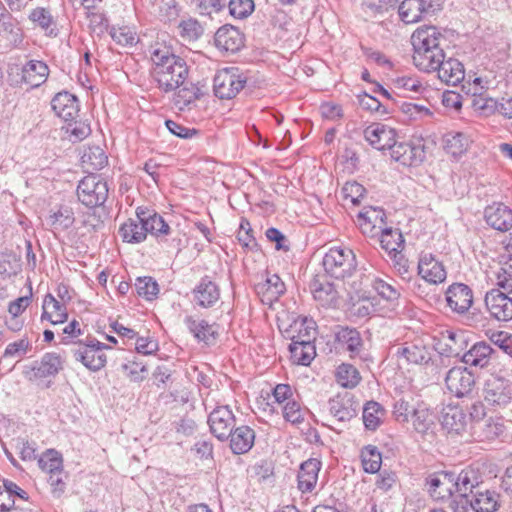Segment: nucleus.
<instances>
[{
    "label": "nucleus",
    "mask_w": 512,
    "mask_h": 512,
    "mask_svg": "<svg viewBox=\"0 0 512 512\" xmlns=\"http://www.w3.org/2000/svg\"><path fill=\"white\" fill-rule=\"evenodd\" d=\"M208 425L218 440L226 441L236 425V418L229 406H217L208 416Z\"/></svg>",
    "instance_id": "1a4fd4ad"
},
{
    "label": "nucleus",
    "mask_w": 512,
    "mask_h": 512,
    "mask_svg": "<svg viewBox=\"0 0 512 512\" xmlns=\"http://www.w3.org/2000/svg\"><path fill=\"white\" fill-rule=\"evenodd\" d=\"M141 208L136 211V218H130L123 223L119 229V234L124 242L140 243L146 239L147 227L144 226L142 215H140Z\"/></svg>",
    "instance_id": "bb28decb"
},
{
    "label": "nucleus",
    "mask_w": 512,
    "mask_h": 512,
    "mask_svg": "<svg viewBox=\"0 0 512 512\" xmlns=\"http://www.w3.org/2000/svg\"><path fill=\"white\" fill-rule=\"evenodd\" d=\"M110 34L121 45H132L136 42V34L129 27L113 28Z\"/></svg>",
    "instance_id": "69168bd1"
},
{
    "label": "nucleus",
    "mask_w": 512,
    "mask_h": 512,
    "mask_svg": "<svg viewBox=\"0 0 512 512\" xmlns=\"http://www.w3.org/2000/svg\"><path fill=\"white\" fill-rule=\"evenodd\" d=\"M247 77L237 67L219 70L213 81L215 96L220 99L234 98L245 86Z\"/></svg>",
    "instance_id": "423d86ee"
},
{
    "label": "nucleus",
    "mask_w": 512,
    "mask_h": 512,
    "mask_svg": "<svg viewBox=\"0 0 512 512\" xmlns=\"http://www.w3.org/2000/svg\"><path fill=\"white\" fill-rule=\"evenodd\" d=\"M21 271L20 259L12 253L0 255V278L5 280Z\"/></svg>",
    "instance_id": "49530a36"
},
{
    "label": "nucleus",
    "mask_w": 512,
    "mask_h": 512,
    "mask_svg": "<svg viewBox=\"0 0 512 512\" xmlns=\"http://www.w3.org/2000/svg\"><path fill=\"white\" fill-rule=\"evenodd\" d=\"M464 342L462 335L446 331V334H442V338L437 343L436 349L441 355L447 357H458L463 350L462 345Z\"/></svg>",
    "instance_id": "473e14b6"
},
{
    "label": "nucleus",
    "mask_w": 512,
    "mask_h": 512,
    "mask_svg": "<svg viewBox=\"0 0 512 512\" xmlns=\"http://www.w3.org/2000/svg\"><path fill=\"white\" fill-rule=\"evenodd\" d=\"M214 42L220 50L235 53L243 47L244 37L236 27L224 25L215 33Z\"/></svg>",
    "instance_id": "412c9836"
},
{
    "label": "nucleus",
    "mask_w": 512,
    "mask_h": 512,
    "mask_svg": "<svg viewBox=\"0 0 512 512\" xmlns=\"http://www.w3.org/2000/svg\"><path fill=\"white\" fill-rule=\"evenodd\" d=\"M228 439L230 440V449L234 454H245L250 451L254 445L255 432L251 427L241 425L236 428L234 427Z\"/></svg>",
    "instance_id": "b1692460"
},
{
    "label": "nucleus",
    "mask_w": 512,
    "mask_h": 512,
    "mask_svg": "<svg viewBox=\"0 0 512 512\" xmlns=\"http://www.w3.org/2000/svg\"><path fill=\"white\" fill-rule=\"evenodd\" d=\"M285 284L281 278L267 273L265 280L255 285V291L262 303L271 306L285 292Z\"/></svg>",
    "instance_id": "a211bd4d"
},
{
    "label": "nucleus",
    "mask_w": 512,
    "mask_h": 512,
    "mask_svg": "<svg viewBox=\"0 0 512 512\" xmlns=\"http://www.w3.org/2000/svg\"><path fill=\"white\" fill-rule=\"evenodd\" d=\"M440 422L442 428L450 435H462L468 426V418L463 408L452 404L443 407Z\"/></svg>",
    "instance_id": "4468645a"
},
{
    "label": "nucleus",
    "mask_w": 512,
    "mask_h": 512,
    "mask_svg": "<svg viewBox=\"0 0 512 512\" xmlns=\"http://www.w3.org/2000/svg\"><path fill=\"white\" fill-rule=\"evenodd\" d=\"M445 149L453 156L462 155L468 147V139L463 133H450L445 136Z\"/></svg>",
    "instance_id": "de8ad7c7"
},
{
    "label": "nucleus",
    "mask_w": 512,
    "mask_h": 512,
    "mask_svg": "<svg viewBox=\"0 0 512 512\" xmlns=\"http://www.w3.org/2000/svg\"><path fill=\"white\" fill-rule=\"evenodd\" d=\"M362 465L367 473H377L380 470L382 457L374 446H367L361 454Z\"/></svg>",
    "instance_id": "8fccbe9b"
},
{
    "label": "nucleus",
    "mask_w": 512,
    "mask_h": 512,
    "mask_svg": "<svg viewBox=\"0 0 512 512\" xmlns=\"http://www.w3.org/2000/svg\"><path fill=\"white\" fill-rule=\"evenodd\" d=\"M338 384L345 388H353L360 381V375L357 369L350 364H341L336 371Z\"/></svg>",
    "instance_id": "79ce46f5"
},
{
    "label": "nucleus",
    "mask_w": 512,
    "mask_h": 512,
    "mask_svg": "<svg viewBox=\"0 0 512 512\" xmlns=\"http://www.w3.org/2000/svg\"><path fill=\"white\" fill-rule=\"evenodd\" d=\"M322 264L327 275L339 280L351 277L357 269L356 255L348 247L330 248Z\"/></svg>",
    "instance_id": "39448f33"
},
{
    "label": "nucleus",
    "mask_w": 512,
    "mask_h": 512,
    "mask_svg": "<svg viewBox=\"0 0 512 512\" xmlns=\"http://www.w3.org/2000/svg\"><path fill=\"white\" fill-rule=\"evenodd\" d=\"M254 10L253 0H230L229 11L235 18L243 19Z\"/></svg>",
    "instance_id": "13d9d810"
},
{
    "label": "nucleus",
    "mask_w": 512,
    "mask_h": 512,
    "mask_svg": "<svg viewBox=\"0 0 512 512\" xmlns=\"http://www.w3.org/2000/svg\"><path fill=\"white\" fill-rule=\"evenodd\" d=\"M399 361L407 364L424 365L431 360V351L423 339L417 338L411 342H405L396 350Z\"/></svg>",
    "instance_id": "f8f14e48"
},
{
    "label": "nucleus",
    "mask_w": 512,
    "mask_h": 512,
    "mask_svg": "<svg viewBox=\"0 0 512 512\" xmlns=\"http://www.w3.org/2000/svg\"><path fill=\"white\" fill-rule=\"evenodd\" d=\"M81 163L84 169L92 173L105 167L108 163V157L104 151L98 147H89L81 157Z\"/></svg>",
    "instance_id": "72a5a7b5"
},
{
    "label": "nucleus",
    "mask_w": 512,
    "mask_h": 512,
    "mask_svg": "<svg viewBox=\"0 0 512 512\" xmlns=\"http://www.w3.org/2000/svg\"><path fill=\"white\" fill-rule=\"evenodd\" d=\"M316 338L314 322L308 321L307 319L303 320L300 328L298 330V334L292 336V342H299V344H314V340Z\"/></svg>",
    "instance_id": "6e6d98bb"
},
{
    "label": "nucleus",
    "mask_w": 512,
    "mask_h": 512,
    "mask_svg": "<svg viewBox=\"0 0 512 512\" xmlns=\"http://www.w3.org/2000/svg\"><path fill=\"white\" fill-rule=\"evenodd\" d=\"M338 341L346 345V349L352 354H358L362 346L360 334L355 329L345 328L337 334Z\"/></svg>",
    "instance_id": "09e8293b"
},
{
    "label": "nucleus",
    "mask_w": 512,
    "mask_h": 512,
    "mask_svg": "<svg viewBox=\"0 0 512 512\" xmlns=\"http://www.w3.org/2000/svg\"><path fill=\"white\" fill-rule=\"evenodd\" d=\"M475 483V471L464 469L459 474L453 472H440L427 479L429 492L436 499H445L452 496H465L467 491H472Z\"/></svg>",
    "instance_id": "7ed1b4c3"
},
{
    "label": "nucleus",
    "mask_w": 512,
    "mask_h": 512,
    "mask_svg": "<svg viewBox=\"0 0 512 512\" xmlns=\"http://www.w3.org/2000/svg\"><path fill=\"white\" fill-rule=\"evenodd\" d=\"M77 197L87 207L94 208L105 203L108 197V186L100 176L90 173L77 186Z\"/></svg>",
    "instance_id": "0eeeda50"
},
{
    "label": "nucleus",
    "mask_w": 512,
    "mask_h": 512,
    "mask_svg": "<svg viewBox=\"0 0 512 512\" xmlns=\"http://www.w3.org/2000/svg\"><path fill=\"white\" fill-rule=\"evenodd\" d=\"M109 348L108 345L92 339L87 343H80L77 349L72 350V353L74 358L86 368L91 371H99L107 362V357L103 350Z\"/></svg>",
    "instance_id": "6e6552de"
},
{
    "label": "nucleus",
    "mask_w": 512,
    "mask_h": 512,
    "mask_svg": "<svg viewBox=\"0 0 512 512\" xmlns=\"http://www.w3.org/2000/svg\"><path fill=\"white\" fill-rule=\"evenodd\" d=\"M492 353L493 349L488 343L477 342L462 355V361L467 365L483 368L488 365Z\"/></svg>",
    "instance_id": "7c9ffc66"
},
{
    "label": "nucleus",
    "mask_w": 512,
    "mask_h": 512,
    "mask_svg": "<svg viewBox=\"0 0 512 512\" xmlns=\"http://www.w3.org/2000/svg\"><path fill=\"white\" fill-rule=\"evenodd\" d=\"M291 359L298 365L308 366L316 356V348L314 344H299L292 342L289 346Z\"/></svg>",
    "instance_id": "4c0bfd02"
},
{
    "label": "nucleus",
    "mask_w": 512,
    "mask_h": 512,
    "mask_svg": "<svg viewBox=\"0 0 512 512\" xmlns=\"http://www.w3.org/2000/svg\"><path fill=\"white\" fill-rule=\"evenodd\" d=\"M32 70V60H28L23 66L15 65L9 70L8 77L11 85L22 86L27 85V91L32 87L30 86L29 78L30 71Z\"/></svg>",
    "instance_id": "37998d69"
},
{
    "label": "nucleus",
    "mask_w": 512,
    "mask_h": 512,
    "mask_svg": "<svg viewBox=\"0 0 512 512\" xmlns=\"http://www.w3.org/2000/svg\"><path fill=\"white\" fill-rule=\"evenodd\" d=\"M418 274L431 284L442 283L446 279V270L443 264L428 253L420 257L418 263Z\"/></svg>",
    "instance_id": "4be33fe9"
},
{
    "label": "nucleus",
    "mask_w": 512,
    "mask_h": 512,
    "mask_svg": "<svg viewBox=\"0 0 512 512\" xmlns=\"http://www.w3.org/2000/svg\"><path fill=\"white\" fill-rule=\"evenodd\" d=\"M414 430L419 434H426L434 424L433 415L422 406H418L411 415Z\"/></svg>",
    "instance_id": "ea45409f"
},
{
    "label": "nucleus",
    "mask_w": 512,
    "mask_h": 512,
    "mask_svg": "<svg viewBox=\"0 0 512 512\" xmlns=\"http://www.w3.org/2000/svg\"><path fill=\"white\" fill-rule=\"evenodd\" d=\"M484 217L486 223L498 231L506 232L512 228V210L502 203L486 207Z\"/></svg>",
    "instance_id": "aec40b11"
},
{
    "label": "nucleus",
    "mask_w": 512,
    "mask_h": 512,
    "mask_svg": "<svg viewBox=\"0 0 512 512\" xmlns=\"http://www.w3.org/2000/svg\"><path fill=\"white\" fill-rule=\"evenodd\" d=\"M321 462L315 458L303 462L298 472V488L302 493L311 492L318 480Z\"/></svg>",
    "instance_id": "a878e982"
},
{
    "label": "nucleus",
    "mask_w": 512,
    "mask_h": 512,
    "mask_svg": "<svg viewBox=\"0 0 512 512\" xmlns=\"http://www.w3.org/2000/svg\"><path fill=\"white\" fill-rule=\"evenodd\" d=\"M328 410L331 416L339 422H346L354 418L357 410L354 406L352 398L345 394L337 395L328 402Z\"/></svg>",
    "instance_id": "cd10ccee"
},
{
    "label": "nucleus",
    "mask_w": 512,
    "mask_h": 512,
    "mask_svg": "<svg viewBox=\"0 0 512 512\" xmlns=\"http://www.w3.org/2000/svg\"><path fill=\"white\" fill-rule=\"evenodd\" d=\"M192 293L196 303L203 308L212 307L220 299V289L209 276L201 278Z\"/></svg>",
    "instance_id": "5701e85b"
},
{
    "label": "nucleus",
    "mask_w": 512,
    "mask_h": 512,
    "mask_svg": "<svg viewBox=\"0 0 512 512\" xmlns=\"http://www.w3.org/2000/svg\"><path fill=\"white\" fill-rule=\"evenodd\" d=\"M178 28L181 37L189 41L198 39L203 33L201 25L195 19L181 21Z\"/></svg>",
    "instance_id": "5fc2aeb1"
},
{
    "label": "nucleus",
    "mask_w": 512,
    "mask_h": 512,
    "mask_svg": "<svg viewBox=\"0 0 512 512\" xmlns=\"http://www.w3.org/2000/svg\"><path fill=\"white\" fill-rule=\"evenodd\" d=\"M283 417L292 424L303 422L304 416L300 404L295 400H289L283 407Z\"/></svg>",
    "instance_id": "680f3d73"
},
{
    "label": "nucleus",
    "mask_w": 512,
    "mask_h": 512,
    "mask_svg": "<svg viewBox=\"0 0 512 512\" xmlns=\"http://www.w3.org/2000/svg\"><path fill=\"white\" fill-rule=\"evenodd\" d=\"M140 215H142L141 221H144V226L147 227V233L156 236L167 235L169 233V225L159 214L141 209Z\"/></svg>",
    "instance_id": "c9c22d12"
},
{
    "label": "nucleus",
    "mask_w": 512,
    "mask_h": 512,
    "mask_svg": "<svg viewBox=\"0 0 512 512\" xmlns=\"http://www.w3.org/2000/svg\"><path fill=\"white\" fill-rule=\"evenodd\" d=\"M431 7L425 0H404L398 7V14L404 23L411 24L419 21Z\"/></svg>",
    "instance_id": "c756f323"
},
{
    "label": "nucleus",
    "mask_w": 512,
    "mask_h": 512,
    "mask_svg": "<svg viewBox=\"0 0 512 512\" xmlns=\"http://www.w3.org/2000/svg\"><path fill=\"white\" fill-rule=\"evenodd\" d=\"M165 125L172 134L183 139H190L199 134V130L186 127L173 120H166Z\"/></svg>",
    "instance_id": "0e129e2a"
},
{
    "label": "nucleus",
    "mask_w": 512,
    "mask_h": 512,
    "mask_svg": "<svg viewBox=\"0 0 512 512\" xmlns=\"http://www.w3.org/2000/svg\"><path fill=\"white\" fill-rule=\"evenodd\" d=\"M391 158L404 166H417L425 159L424 146L411 142H397L390 148Z\"/></svg>",
    "instance_id": "ddd939ff"
},
{
    "label": "nucleus",
    "mask_w": 512,
    "mask_h": 512,
    "mask_svg": "<svg viewBox=\"0 0 512 512\" xmlns=\"http://www.w3.org/2000/svg\"><path fill=\"white\" fill-rule=\"evenodd\" d=\"M342 193L345 199H350L356 205L364 196L365 188L357 182H347L342 188Z\"/></svg>",
    "instance_id": "e2e57ef3"
},
{
    "label": "nucleus",
    "mask_w": 512,
    "mask_h": 512,
    "mask_svg": "<svg viewBox=\"0 0 512 512\" xmlns=\"http://www.w3.org/2000/svg\"><path fill=\"white\" fill-rule=\"evenodd\" d=\"M62 369L61 357L56 353H46L37 367V377L55 376Z\"/></svg>",
    "instance_id": "58836bf2"
},
{
    "label": "nucleus",
    "mask_w": 512,
    "mask_h": 512,
    "mask_svg": "<svg viewBox=\"0 0 512 512\" xmlns=\"http://www.w3.org/2000/svg\"><path fill=\"white\" fill-rule=\"evenodd\" d=\"M26 286L30 296L19 297L9 304L8 312L11 314L12 320H15L29 306L30 298L32 297V281L29 278L27 279Z\"/></svg>",
    "instance_id": "052dcab7"
},
{
    "label": "nucleus",
    "mask_w": 512,
    "mask_h": 512,
    "mask_svg": "<svg viewBox=\"0 0 512 512\" xmlns=\"http://www.w3.org/2000/svg\"><path fill=\"white\" fill-rule=\"evenodd\" d=\"M62 462L61 455L52 449L46 451L38 460L39 467L46 473L62 469Z\"/></svg>",
    "instance_id": "603ef678"
},
{
    "label": "nucleus",
    "mask_w": 512,
    "mask_h": 512,
    "mask_svg": "<svg viewBox=\"0 0 512 512\" xmlns=\"http://www.w3.org/2000/svg\"><path fill=\"white\" fill-rule=\"evenodd\" d=\"M310 290L314 299L324 307H330L336 304L338 300V291L333 283L326 279L315 277L310 283Z\"/></svg>",
    "instance_id": "393cba45"
},
{
    "label": "nucleus",
    "mask_w": 512,
    "mask_h": 512,
    "mask_svg": "<svg viewBox=\"0 0 512 512\" xmlns=\"http://www.w3.org/2000/svg\"><path fill=\"white\" fill-rule=\"evenodd\" d=\"M49 220L53 229L63 231L73 225L75 218L71 208L60 207L56 212L49 216Z\"/></svg>",
    "instance_id": "c03bdc74"
},
{
    "label": "nucleus",
    "mask_w": 512,
    "mask_h": 512,
    "mask_svg": "<svg viewBox=\"0 0 512 512\" xmlns=\"http://www.w3.org/2000/svg\"><path fill=\"white\" fill-rule=\"evenodd\" d=\"M66 133L73 137V141H81L91 133L89 124L76 119L67 122Z\"/></svg>",
    "instance_id": "bf43d9fd"
},
{
    "label": "nucleus",
    "mask_w": 512,
    "mask_h": 512,
    "mask_svg": "<svg viewBox=\"0 0 512 512\" xmlns=\"http://www.w3.org/2000/svg\"><path fill=\"white\" fill-rule=\"evenodd\" d=\"M372 287L382 298L386 299L387 301L393 302L398 300L400 297L399 290L382 279L375 278L372 281Z\"/></svg>",
    "instance_id": "4d7b16f0"
},
{
    "label": "nucleus",
    "mask_w": 512,
    "mask_h": 512,
    "mask_svg": "<svg viewBox=\"0 0 512 512\" xmlns=\"http://www.w3.org/2000/svg\"><path fill=\"white\" fill-rule=\"evenodd\" d=\"M51 107L55 114L65 122L76 119L79 114V101L77 97L66 91L58 93L52 99Z\"/></svg>",
    "instance_id": "6ab92c4d"
},
{
    "label": "nucleus",
    "mask_w": 512,
    "mask_h": 512,
    "mask_svg": "<svg viewBox=\"0 0 512 512\" xmlns=\"http://www.w3.org/2000/svg\"><path fill=\"white\" fill-rule=\"evenodd\" d=\"M149 52L153 63V76L159 88L165 92L180 88L189 73L185 60L175 55L173 49L163 42L152 44Z\"/></svg>",
    "instance_id": "f03ea898"
},
{
    "label": "nucleus",
    "mask_w": 512,
    "mask_h": 512,
    "mask_svg": "<svg viewBox=\"0 0 512 512\" xmlns=\"http://www.w3.org/2000/svg\"><path fill=\"white\" fill-rule=\"evenodd\" d=\"M448 307L455 313H466L473 304V292L463 283H454L446 291Z\"/></svg>",
    "instance_id": "2eb2a0df"
},
{
    "label": "nucleus",
    "mask_w": 512,
    "mask_h": 512,
    "mask_svg": "<svg viewBox=\"0 0 512 512\" xmlns=\"http://www.w3.org/2000/svg\"><path fill=\"white\" fill-rule=\"evenodd\" d=\"M137 294L147 300H152L159 292V287L156 281L151 277H139L135 283Z\"/></svg>",
    "instance_id": "864d4df0"
},
{
    "label": "nucleus",
    "mask_w": 512,
    "mask_h": 512,
    "mask_svg": "<svg viewBox=\"0 0 512 512\" xmlns=\"http://www.w3.org/2000/svg\"><path fill=\"white\" fill-rule=\"evenodd\" d=\"M484 399L493 406H506L512 400L511 385L501 378L489 379L485 384Z\"/></svg>",
    "instance_id": "f3484780"
},
{
    "label": "nucleus",
    "mask_w": 512,
    "mask_h": 512,
    "mask_svg": "<svg viewBox=\"0 0 512 512\" xmlns=\"http://www.w3.org/2000/svg\"><path fill=\"white\" fill-rule=\"evenodd\" d=\"M178 92L174 97V104L180 110H184L191 103H193L199 96V89L192 83L187 86L185 82L180 88H178Z\"/></svg>",
    "instance_id": "a18cd8bd"
},
{
    "label": "nucleus",
    "mask_w": 512,
    "mask_h": 512,
    "mask_svg": "<svg viewBox=\"0 0 512 512\" xmlns=\"http://www.w3.org/2000/svg\"><path fill=\"white\" fill-rule=\"evenodd\" d=\"M389 257L392 261L393 268L397 273L403 278L409 277V264L408 260L402 253V249L389 254Z\"/></svg>",
    "instance_id": "774afa93"
},
{
    "label": "nucleus",
    "mask_w": 512,
    "mask_h": 512,
    "mask_svg": "<svg viewBox=\"0 0 512 512\" xmlns=\"http://www.w3.org/2000/svg\"><path fill=\"white\" fill-rule=\"evenodd\" d=\"M34 26L45 36L55 38L59 35L58 19L49 6L34 8Z\"/></svg>",
    "instance_id": "c85d7f7f"
},
{
    "label": "nucleus",
    "mask_w": 512,
    "mask_h": 512,
    "mask_svg": "<svg viewBox=\"0 0 512 512\" xmlns=\"http://www.w3.org/2000/svg\"><path fill=\"white\" fill-rule=\"evenodd\" d=\"M42 309V321L47 320L52 324H58L67 320L66 308L50 294L45 296Z\"/></svg>",
    "instance_id": "2f4dec72"
},
{
    "label": "nucleus",
    "mask_w": 512,
    "mask_h": 512,
    "mask_svg": "<svg viewBox=\"0 0 512 512\" xmlns=\"http://www.w3.org/2000/svg\"><path fill=\"white\" fill-rule=\"evenodd\" d=\"M443 40L444 36L436 26L418 27L411 36L413 63L421 71L437 72L441 82L456 86L464 80L465 69L458 59H446L441 48Z\"/></svg>",
    "instance_id": "f257e3e1"
},
{
    "label": "nucleus",
    "mask_w": 512,
    "mask_h": 512,
    "mask_svg": "<svg viewBox=\"0 0 512 512\" xmlns=\"http://www.w3.org/2000/svg\"><path fill=\"white\" fill-rule=\"evenodd\" d=\"M364 137L373 148L380 151L390 150L396 140V131L385 124L372 123L365 128Z\"/></svg>",
    "instance_id": "dca6fc26"
},
{
    "label": "nucleus",
    "mask_w": 512,
    "mask_h": 512,
    "mask_svg": "<svg viewBox=\"0 0 512 512\" xmlns=\"http://www.w3.org/2000/svg\"><path fill=\"white\" fill-rule=\"evenodd\" d=\"M456 503V512H467L468 507L475 512H496L500 507V495L495 490L484 489L479 485L478 477L475 474V483L472 491H467Z\"/></svg>",
    "instance_id": "20e7f679"
},
{
    "label": "nucleus",
    "mask_w": 512,
    "mask_h": 512,
    "mask_svg": "<svg viewBox=\"0 0 512 512\" xmlns=\"http://www.w3.org/2000/svg\"><path fill=\"white\" fill-rule=\"evenodd\" d=\"M355 223L363 235L375 237L386 226V214L380 207H364L357 214Z\"/></svg>",
    "instance_id": "9b49d317"
},
{
    "label": "nucleus",
    "mask_w": 512,
    "mask_h": 512,
    "mask_svg": "<svg viewBox=\"0 0 512 512\" xmlns=\"http://www.w3.org/2000/svg\"><path fill=\"white\" fill-rule=\"evenodd\" d=\"M445 383L456 397H468L474 391L475 377L466 367H453L447 372Z\"/></svg>",
    "instance_id": "9d476101"
},
{
    "label": "nucleus",
    "mask_w": 512,
    "mask_h": 512,
    "mask_svg": "<svg viewBox=\"0 0 512 512\" xmlns=\"http://www.w3.org/2000/svg\"><path fill=\"white\" fill-rule=\"evenodd\" d=\"M406 399L404 397L398 399L393 406V416L396 421L400 423H405L409 421V418L413 414L414 410L417 408L413 404V398L409 397Z\"/></svg>",
    "instance_id": "3c124183"
},
{
    "label": "nucleus",
    "mask_w": 512,
    "mask_h": 512,
    "mask_svg": "<svg viewBox=\"0 0 512 512\" xmlns=\"http://www.w3.org/2000/svg\"><path fill=\"white\" fill-rule=\"evenodd\" d=\"M384 415L381 405L374 401H369L363 408V422L367 429L375 430Z\"/></svg>",
    "instance_id": "a19ab883"
},
{
    "label": "nucleus",
    "mask_w": 512,
    "mask_h": 512,
    "mask_svg": "<svg viewBox=\"0 0 512 512\" xmlns=\"http://www.w3.org/2000/svg\"><path fill=\"white\" fill-rule=\"evenodd\" d=\"M48 474V482L51 486L52 493L56 497H60L64 493L66 488V483L64 481L66 475L63 472V469L57 470L55 472H50Z\"/></svg>",
    "instance_id": "338daca9"
},
{
    "label": "nucleus",
    "mask_w": 512,
    "mask_h": 512,
    "mask_svg": "<svg viewBox=\"0 0 512 512\" xmlns=\"http://www.w3.org/2000/svg\"><path fill=\"white\" fill-rule=\"evenodd\" d=\"M380 244L388 255L404 247L402 233L398 229L385 227L380 233Z\"/></svg>",
    "instance_id": "e433bc0d"
},
{
    "label": "nucleus",
    "mask_w": 512,
    "mask_h": 512,
    "mask_svg": "<svg viewBox=\"0 0 512 512\" xmlns=\"http://www.w3.org/2000/svg\"><path fill=\"white\" fill-rule=\"evenodd\" d=\"M185 322L193 335L200 341L209 344L216 340L217 331L214 325L208 324L207 321H195L192 317H186Z\"/></svg>",
    "instance_id": "f704fd0d"
}]
</instances>
